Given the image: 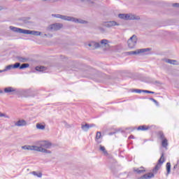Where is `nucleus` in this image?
I'll return each instance as SVG.
<instances>
[{
  "label": "nucleus",
  "instance_id": "nucleus-33",
  "mask_svg": "<svg viewBox=\"0 0 179 179\" xmlns=\"http://www.w3.org/2000/svg\"><path fill=\"white\" fill-rule=\"evenodd\" d=\"M13 67L14 69H17V68L20 69V63H15L14 65H13Z\"/></svg>",
  "mask_w": 179,
  "mask_h": 179
},
{
  "label": "nucleus",
  "instance_id": "nucleus-1",
  "mask_svg": "<svg viewBox=\"0 0 179 179\" xmlns=\"http://www.w3.org/2000/svg\"><path fill=\"white\" fill-rule=\"evenodd\" d=\"M35 145H36V148H38V150H36V152H41V153H46L48 155L51 154V152L47 150V149H51V146H52V144L50 141H36L35 143Z\"/></svg>",
  "mask_w": 179,
  "mask_h": 179
},
{
  "label": "nucleus",
  "instance_id": "nucleus-34",
  "mask_svg": "<svg viewBox=\"0 0 179 179\" xmlns=\"http://www.w3.org/2000/svg\"><path fill=\"white\" fill-rule=\"evenodd\" d=\"M0 117H4V118H10L9 115L5 114V113H2L0 112Z\"/></svg>",
  "mask_w": 179,
  "mask_h": 179
},
{
  "label": "nucleus",
  "instance_id": "nucleus-19",
  "mask_svg": "<svg viewBox=\"0 0 179 179\" xmlns=\"http://www.w3.org/2000/svg\"><path fill=\"white\" fill-rule=\"evenodd\" d=\"M157 136L160 141H163L166 139V137L164 136V133L163 131H158L157 134Z\"/></svg>",
  "mask_w": 179,
  "mask_h": 179
},
{
  "label": "nucleus",
  "instance_id": "nucleus-6",
  "mask_svg": "<svg viewBox=\"0 0 179 179\" xmlns=\"http://www.w3.org/2000/svg\"><path fill=\"white\" fill-rule=\"evenodd\" d=\"M148 51H150V48H143L138 49L135 51L129 52V55H138V54H143L144 52H148Z\"/></svg>",
  "mask_w": 179,
  "mask_h": 179
},
{
  "label": "nucleus",
  "instance_id": "nucleus-9",
  "mask_svg": "<svg viewBox=\"0 0 179 179\" xmlns=\"http://www.w3.org/2000/svg\"><path fill=\"white\" fill-rule=\"evenodd\" d=\"M23 34H31L32 36H41V32L38 31H30L24 29Z\"/></svg>",
  "mask_w": 179,
  "mask_h": 179
},
{
  "label": "nucleus",
  "instance_id": "nucleus-44",
  "mask_svg": "<svg viewBox=\"0 0 179 179\" xmlns=\"http://www.w3.org/2000/svg\"><path fill=\"white\" fill-rule=\"evenodd\" d=\"M0 73H1V70H0Z\"/></svg>",
  "mask_w": 179,
  "mask_h": 179
},
{
  "label": "nucleus",
  "instance_id": "nucleus-27",
  "mask_svg": "<svg viewBox=\"0 0 179 179\" xmlns=\"http://www.w3.org/2000/svg\"><path fill=\"white\" fill-rule=\"evenodd\" d=\"M131 93H145V90H138V89H135V90H131Z\"/></svg>",
  "mask_w": 179,
  "mask_h": 179
},
{
  "label": "nucleus",
  "instance_id": "nucleus-8",
  "mask_svg": "<svg viewBox=\"0 0 179 179\" xmlns=\"http://www.w3.org/2000/svg\"><path fill=\"white\" fill-rule=\"evenodd\" d=\"M21 149L24 150H34L35 152L38 150L37 145H23L21 147Z\"/></svg>",
  "mask_w": 179,
  "mask_h": 179
},
{
  "label": "nucleus",
  "instance_id": "nucleus-13",
  "mask_svg": "<svg viewBox=\"0 0 179 179\" xmlns=\"http://www.w3.org/2000/svg\"><path fill=\"white\" fill-rule=\"evenodd\" d=\"M153 177H155V174H153L152 173H148L140 178H138L137 179H150V178H153Z\"/></svg>",
  "mask_w": 179,
  "mask_h": 179
},
{
  "label": "nucleus",
  "instance_id": "nucleus-39",
  "mask_svg": "<svg viewBox=\"0 0 179 179\" xmlns=\"http://www.w3.org/2000/svg\"><path fill=\"white\" fill-rule=\"evenodd\" d=\"M177 166H179V159L177 162V164L176 166H174L173 169H176L177 167Z\"/></svg>",
  "mask_w": 179,
  "mask_h": 179
},
{
  "label": "nucleus",
  "instance_id": "nucleus-15",
  "mask_svg": "<svg viewBox=\"0 0 179 179\" xmlns=\"http://www.w3.org/2000/svg\"><path fill=\"white\" fill-rule=\"evenodd\" d=\"M10 29L12 30V31H14L15 33H21L22 34H23V31H24V29H20V28H17L12 26L10 27Z\"/></svg>",
  "mask_w": 179,
  "mask_h": 179
},
{
  "label": "nucleus",
  "instance_id": "nucleus-38",
  "mask_svg": "<svg viewBox=\"0 0 179 179\" xmlns=\"http://www.w3.org/2000/svg\"><path fill=\"white\" fill-rule=\"evenodd\" d=\"M42 1H43V2H45L47 1H49V2H57V1L58 0H42Z\"/></svg>",
  "mask_w": 179,
  "mask_h": 179
},
{
  "label": "nucleus",
  "instance_id": "nucleus-29",
  "mask_svg": "<svg viewBox=\"0 0 179 179\" xmlns=\"http://www.w3.org/2000/svg\"><path fill=\"white\" fill-rule=\"evenodd\" d=\"M99 150L103 152V155H108L107 150H106V148L104 146L100 145Z\"/></svg>",
  "mask_w": 179,
  "mask_h": 179
},
{
  "label": "nucleus",
  "instance_id": "nucleus-4",
  "mask_svg": "<svg viewBox=\"0 0 179 179\" xmlns=\"http://www.w3.org/2000/svg\"><path fill=\"white\" fill-rule=\"evenodd\" d=\"M118 17L123 19L124 20H138V17H136L132 14H119Z\"/></svg>",
  "mask_w": 179,
  "mask_h": 179
},
{
  "label": "nucleus",
  "instance_id": "nucleus-23",
  "mask_svg": "<svg viewBox=\"0 0 179 179\" xmlns=\"http://www.w3.org/2000/svg\"><path fill=\"white\" fill-rule=\"evenodd\" d=\"M17 59L20 62H27L29 61V59L27 57H17Z\"/></svg>",
  "mask_w": 179,
  "mask_h": 179
},
{
  "label": "nucleus",
  "instance_id": "nucleus-28",
  "mask_svg": "<svg viewBox=\"0 0 179 179\" xmlns=\"http://www.w3.org/2000/svg\"><path fill=\"white\" fill-rule=\"evenodd\" d=\"M36 128L37 129H41L43 131L45 129V125L38 123L36 124Z\"/></svg>",
  "mask_w": 179,
  "mask_h": 179
},
{
  "label": "nucleus",
  "instance_id": "nucleus-42",
  "mask_svg": "<svg viewBox=\"0 0 179 179\" xmlns=\"http://www.w3.org/2000/svg\"><path fill=\"white\" fill-rule=\"evenodd\" d=\"M78 1H81V2H83V0H78Z\"/></svg>",
  "mask_w": 179,
  "mask_h": 179
},
{
  "label": "nucleus",
  "instance_id": "nucleus-30",
  "mask_svg": "<svg viewBox=\"0 0 179 179\" xmlns=\"http://www.w3.org/2000/svg\"><path fill=\"white\" fill-rule=\"evenodd\" d=\"M30 66V64H22L21 66H20V69H24L26 68H29Z\"/></svg>",
  "mask_w": 179,
  "mask_h": 179
},
{
  "label": "nucleus",
  "instance_id": "nucleus-22",
  "mask_svg": "<svg viewBox=\"0 0 179 179\" xmlns=\"http://www.w3.org/2000/svg\"><path fill=\"white\" fill-rule=\"evenodd\" d=\"M35 69L38 72H45V71H47V69L45 66H36Z\"/></svg>",
  "mask_w": 179,
  "mask_h": 179
},
{
  "label": "nucleus",
  "instance_id": "nucleus-24",
  "mask_svg": "<svg viewBox=\"0 0 179 179\" xmlns=\"http://www.w3.org/2000/svg\"><path fill=\"white\" fill-rule=\"evenodd\" d=\"M171 171V164L170 162H168L166 164V176H169Z\"/></svg>",
  "mask_w": 179,
  "mask_h": 179
},
{
  "label": "nucleus",
  "instance_id": "nucleus-36",
  "mask_svg": "<svg viewBox=\"0 0 179 179\" xmlns=\"http://www.w3.org/2000/svg\"><path fill=\"white\" fill-rule=\"evenodd\" d=\"M145 93H150V94H155V92H152L149 90H145Z\"/></svg>",
  "mask_w": 179,
  "mask_h": 179
},
{
  "label": "nucleus",
  "instance_id": "nucleus-5",
  "mask_svg": "<svg viewBox=\"0 0 179 179\" xmlns=\"http://www.w3.org/2000/svg\"><path fill=\"white\" fill-rule=\"evenodd\" d=\"M138 39L136 38V36L133 35L127 41L129 48H131V50L132 48H135Z\"/></svg>",
  "mask_w": 179,
  "mask_h": 179
},
{
  "label": "nucleus",
  "instance_id": "nucleus-14",
  "mask_svg": "<svg viewBox=\"0 0 179 179\" xmlns=\"http://www.w3.org/2000/svg\"><path fill=\"white\" fill-rule=\"evenodd\" d=\"M15 127H25V125H27V122H26V120H18L15 124Z\"/></svg>",
  "mask_w": 179,
  "mask_h": 179
},
{
  "label": "nucleus",
  "instance_id": "nucleus-3",
  "mask_svg": "<svg viewBox=\"0 0 179 179\" xmlns=\"http://www.w3.org/2000/svg\"><path fill=\"white\" fill-rule=\"evenodd\" d=\"M164 162H166V159H164V152H162L161 157L158 160V163L157 164L155 167L152 169V172L155 173H157V171H159V169L162 167Z\"/></svg>",
  "mask_w": 179,
  "mask_h": 179
},
{
  "label": "nucleus",
  "instance_id": "nucleus-25",
  "mask_svg": "<svg viewBox=\"0 0 179 179\" xmlns=\"http://www.w3.org/2000/svg\"><path fill=\"white\" fill-rule=\"evenodd\" d=\"M10 69H13V64H10L6 66L5 69L1 70V73H2V72H6V71H10Z\"/></svg>",
  "mask_w": 179,
  "mask_h": 179
},
{
  "label": "nucleus",
  "instance_id": "nucleus-7",
  "mask_svg": "<svg viewBox=\"0 0 179 179\" xmlns=\"http://www.w3.org/2000/svg\"><path fill=\"white\" fill-rule=\"evenodd\" d=\"M62 24L55 23L50 25L48 27V30H49L50 31H57V30H60V29H62Z\"/></svg>",
  "mask_w": 179,
  "mask_h": 179
},
{
  "label": "nucleus",
  "instance_id": "nucleus-21",
  "mask_svg": "<svg viewBox=\"0 0 179 179\" xmlns=\"http://www.w3.org/2000/svg\"><path fill=\"white\" fill-rule=\"evenodd\" d=\"M134 171H135V173H137V174H142V173H145V171H146L143 167H141L136 169H134Z\"/></svg>",
  "mask_w": 179,
  "mask_h": 179
},
{
  "label": "nucleus",
  "instance_id": "nucleus-20",
  "mask_svg": "<svg viewBox=\"0 0 179 179\" xmlns=\"http://www.w3.org/2000/svg\"><path fill=\"white\" fill-rule=\"evenodd\" d=\"M162 141V148H164V149H167V147L169 146V140L167 138H164Z\"/></svg>",
  "mask_w": 179,
  "mask_h": 179
},
{
  "label": "nucleus",
  "instance_id": "nucleus-16",
  "mask_svg": "<svg viewBox=\"0 0 179 179\" xmlns=\"http://www.w3.org/2000/svg\"><path fill=\"white\" fill-rule=\"evenodd\" d=\"M13 92H16V89L12 87H8L4 88V93H7L8 94H10V93H13Z\"/></svg>",
  "mask_w": 179,
  "mask_h": 179
},
{
  "label": "nucleus",
  "instance_id": "nucleus-41",
  "mask_svg": "<svg viewBox=\"0 0 179 179\" xmlns=\"http://www.w3.org/2000/svg\"><path fill=\"white\" fill-rule=\"evenodd\" d=\"M4 92V91H2V90H0V94H2Z\"/></svg>",
  "mask_w": 179,
  "mask_h": 179
},
{
  "label": "nucleus",
  "instance_id": "nucleus-11",
  "mask_svg": "<svg viewBox=\"0 0 179 179\" xmlns=\"http://www.w3.org/2000/svg\"><path fill=\"white\" fill-rule=\"evenodd\" d=\"M93 127H95V125L93 124H83L81 126V128H82L83 131H85V132H87L89 131V129H90V128H93Z\"/></svg>",
  "mask_w": 179,
  "mask_h": 179
},
{
  "label": "nucleus",
  "instance_id": "nucleus-31",
  "mask_svg": "<svg viewBox=\"0 0 179 179\" xmlns=\"http://www.w3.org/2000/svg\"><path fill=\"white\" fill-rule=\"evenodd\" d=\"M32 174L36 176V177H38L39 178H41V177H43V173H37V172L34 171L32 172Z\"/></svg>",
  "mask_w": 179,
  "mask_h": 179
},
{
  "label": "nucleus",
  "instance_id": "nucleus-35",
  "mask_svg": "<svg viewBox=\"0 0 179 179\" xmlns=\"http://www.w3.org/2000/svg\"><path fill=\"white\" fill-rule=\"evenodd\" d=\"M150 100H151V101H153V103L157 104V106H159V102H157V101H156V99H155L153 98H150Z\"/></svg>",
  "mask_w": 179,
  "mask_h": 179
},
{
  "label": "nucleus",
  "instance_id": "nucleus-43",
  "mask_svg": "<svg viewBox=\"0 0 179 179\" xmlns=\"http://www.w3.org/2000/svg\"><path fill=\"white\" fill-rule=\"evenodd\" d=\"M45 36H47V34H45Z\"/></svg>",
  "mask_w": 179,
  "mask_h": 179
},
{
  "label": "nucleus",
  "instance_id": "nucleus-12",
  "mask_svg": "<svg viewBox=\"0 0 179 179\" xmlns=\"http://www.w3.org/2000/svg\"><path fill=\"white\" fill-rule=\"evenodd\" d=\"M89 47H91L92 50H94V48H100L101 45L100 43L94 41H92L88 44Z\"/></svg>",
  "mask_w": 179,
  "mask_h": 179
},
{
  "label": "nucleus",
  "instance_id": "nucleus-40",
  "mask_svg": "<svg viewBox=\"0 0 179 179\" xmlns=\"http://www.w3.org/2000/svg\"><path fill=\"white\" fill-rule=\"evenodd\" d=\"M129 139H134V136H130L129 137Z\"/></svg>",
  "mask_w": 179,
  "mask_h": 179
},
{
  "label": "nucleus",
  "instance_id": "nucleus-32",
  "mask_svg": "<svg viewBox=\"0 0 179 179\" xmlns=\"http://www.w3.org/2000/svg\"><path fill=\"white\" fill-rule=\"evenodd\" d=\"M101 44L106 45L108 44V41L107 39H103L101 41Z\"/></svg>",
  "mask_w": 179,
  "mask_h": 179
},
{
  "label": "nucleus",
  "instance_id": "nucleus-37",
  "mask_svg": "<svg viewBox=\"0 0 179 179\" xmlns=\"http://www.w3.org/2000/svg\"><path fill=\"white\" fill-rule=\"evenodd\" d=\"M173 6L174 8H179V3H173Z\"/></svg>",
  "mask_w": 179,
  "mask_h": 179
},
{
  "label": "nucleus",
  "instance_id": "nucleus-26",
  "mask_svg": "<svg viewBox=\"0 0 179 179\" xmlns=\"http://www.w3.org/2000/svg\"><path fill=\"white\" fill-rule=\"evenodd\" d=\"M165 62H167V64H171V65H177V60H173V59H166Z\"/></svg>",
  "mask_w": 179,
  "mask_h": 179
},
{
  "label": "nucleus",
  "instance_id": "nucleus-17",
  "mask_svg": "<svg viewBox=\"0 0 179 179\" xmlns=\"http://www.w3.org/2000/svg\"><path fill=\"white\" fill-rule=\"evenodd\" d=\"M149 129H150V126L146 125H141L137 128L138 131H149Z\"/></svg>",
  "mask_w": 179,
  "mask_h": 179
},
{
  "label": "nucleus",
  "instance_id": "nucleus-2",
  "mask_svg": "<svg viewBox=\"0 0 179 179\" xmlns=\"http://www.w3.org/2000/svg\"><path fill=\"white\" fill-rule=\"evenodd\" d=\"M53 17H57V19H62V20H67L68 22H74V23H80L81 24H85L86 21L83 20L76 19L73 17H69L66 15H62L60 14H52Z\"/></svg>",
  "mask_w": 179,
  "mask_h": 179
},
{
  "label": "nucleus",
  "instance_id": "nucleus-18",
  "mask_svg": "<svg viewBox=\"0 0 179 179\" xmlns=\"http://www.w3.org/2000/svg\"><path fill=\"white\" fill-rule=\"evenodd\" d=\"M95 141L98 143H101V132H100V131L96 132Z\"/></svg>",
  "mask_w": 179,
  "mask_h": 179
},
{
  "label": "nucleus",
  "instance_id": "nucleus-10",
  "mask_svg": "<svg viewBox=\"0 0 179 179\" xmlns=\"http://www.w3.org/2000/svg\"><path fill=\"white\" fill-rule=\"evenodd\" d=\"M105 27H114V26H120V24L115 21H109L105 22Z\"/></svg>",
  "mask_w": 179,
  "mask_h": 179
}]
</instances>
